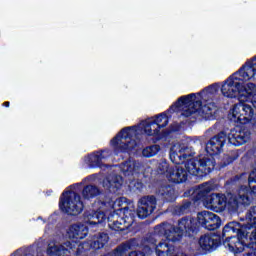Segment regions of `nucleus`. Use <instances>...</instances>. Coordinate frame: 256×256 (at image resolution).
Wrapping results in <instances>:
<instances>
[{
  "mask_svg": "<svg viewBox=\"0 0 256 256\" xmlns=\"http://www.w3.org/2000/svg\"><path fill=\"white\" fill-rule=\"evenodd\" d=\"M159 131L161 130L155 123V118H148L142 121L138 126L122 129L116 137L112 139L111 145L114 147L115 151L127 153L137 147L136 139H139V135L144 133L150 137H155V135H159Z\"/></svg>",
  "mask_w": 256,
  "mask_h": 256,
  "instance_id": "obj_5",
  "label": "nucleus"
},
{
  "mask_svg": "<svg viewBox=\"0 0 256 256\" xmlns=\"http://www.w3.org/2000/svg\"><path fill=\"white\" fill-rule=\"evenodd\" d=\"M249 249H254V254H245L244 256H256V246L255 247H248Z\"/></svg>",
  "mask_w": 256,
  "mask_h": 256,
  "instance_id": "obj_35",
  "label": "nucleus"
},
{
  "mask_svg": "<svg viewBox=\"0 0 256 256\" xmlns=\"http://www.w3.org/2000/svg\"><path fill=\"white\" fill-rule=\"evenodd\" d=\"M199 247L202 251H215L217 247H219V243H221V239L219 236L210 233L202 235L199 239Z\"/></svg>",
  "mask_w": 256,
  "mask_h": 256,
  "instance_id": "obj_20",
  "label": "nucleus"
},
{
  "mask_svg": "<svg viewBox=\"0 0 256 256\" xmlns=\"http://www.w3.org/2000/svg\"><path fill=\"white\" fill-rule=\"evenodd\" d=\"M127 251H129V244H123L114 250L112 256H123Z\"/></svg>",
  "mask_w": 256,
  "mask_h": 256,
  "instance_id": "obj_30",
  "label": "nucleus"
},
{
  "mask_svg": "<svg viewBox=\"0 0 256 256\" xmlns=\"http://www.w3.org/2000/svg\"><path fill=\"white\" fill-rule=\"evenodd\" d=\"M217 91H219V84H213L208 88L204 89L198 95L201 97V99H203L204 101H207V98L211 99L215 95V93H217Z\"/></svg>",
  "mask_w": 256,
  "mask_h": 256,
  "instance_id": "obj_26",
  "label": "nucleus"
},
{
  "mask_svg": "<svg viewBox=\"0 0 256 256\" xmlns=\"http://www.w3.org/2000/svg\"><path fill=\"white\" fill-rule=\"evenodd\" d=\"M157 209L155 196H144L138 201L137 215L140 219H146Z\"/></svg>",
  "mask_w": 256,
  "mask_h": 256,
  "instance_id": "obj_16",
  "label": "nucleus"
},
{
  "mask_svg": "<svg viewBox=\"0 0 256 256\" xmlns=\"http://www.w3.org/2000/svg\"><path fill=\"white\" fill-rule=\"evenodd\" d=\"M121 185H123V177L117 174H111L103 181L104 189L110 193H117L118 189H121Z\"/></svg>",
  "mask_w": 256,
  "mask_h": 256,
  "instance_id": "obj_21",
  "label": "nucleus"
},
{
  "mask_svg": "<svg viewBox=\"0 0 256 256\" xmlns=\"http://www.w3.org/2000/svg\"><path fill=\"white\" fill-rule=\"evenodd\" d=\"M3 105L4 107H9V102H4Z\"/></svg>",
  "mask_w": 256,
  "mask_h": 256,
  "instance_id": "obj_36",
  "label": "nucleus"
},
{
  "mask_svg": "<svg viewBox=\"0 0 256 256\" xmlns=\"http://www.w3.org/2000/svg\"><path fill=\"white\" fill-rule=\"evenodd\" d=\"M157 153H159V145L148 146L142 150L143 157L147 158L155 157Z\"/></svg>",
  "mask_w": 256,
  "mask_h": 256,
  "instance_id": "obj_29",
  "label": "nucleus"
},
{
  "mask_svg": "<svg viewBox=\"0 0 256 256\" xmlns=\"http://www.w3.org/2000/svg\"><path fill=\"white\" fill-rule=\"evenodd\" d=\"M119 168L121 173H123L125 177H128V180L130 181L129 187L131 189H141L143 187L141 182L133 181V176L137 175L139 171H141V164L138 161L130 158L122 162L119 165Z\"/></svg>",
  "mask_w": 256,
  "mask_h": 256,
  "instance_id": "obj_13",
  "label": "nucleus"
},
{
  "mask_svg": "<svg viewBox=\"0 0 256 256\" xmlns=\"http://www.w3.org/2000/svg\"><path fill=\"white\" fill-rule=\"evenodd\" d=\"M97 195H99V188H97V186L87 185L82 190V197L85 199H93V197H97Z\"/></svg>",
  "mask_w": 256,
  "mask_h": 256,
  "instance_id": "obj_27",
  "label": "nucleus"
},
{
  "mask_svg": "<svg viewBox=\"0 0 256 256\" xmlns=\"http://www.w3.org/2000/svg\"><path fill=\"white\" fill-rule=\"evenodd\" d=\"M169 169V164H167L165 161H162L158 164V173H166L167 175V170Z\"/></svg>",
  "mask_w": 256,
  "mask_h": 256,
  "instance_id": "obj_33",
  "label": "nucleus"
},
{
  "mask_svg": "<svg viewBox=\"0 0 256 256\" xmlns=\"http://www.w3.org/2000/svg\"><path fill=\"white\" fill-rule=\"evenodd\" d=\"M60 209L68 215H79L83 211V202L81 196L73 191H65L60 198Z\"/></svg>",
  "mask_w": 256,
  "mask_h": 256,
  "instance_id": "obj_11",
  "label": "nucleus"
},
{
  "mask_svg": "<svg viewBox=\"0 0 256 256\" xmlns=\"http://www.w3.org/2000/svg\"><path fill=\"white\" fill-rule=\"evenodd\" d=\"M247 101H239L232 108L230 114L228 115L231 121L237 123H251L255 119V110L253 107L246 103Z\"/></svg>",
  "mask_w": 256,
  "mask_h": 256,
  "instance_id": "obj_12",
  "label": "nucleus"
},
{
  "mask_svg": "<svg viewBox=\"0 0 256 256\" xmlns=\"http://www.w3.org/2000/svg\"><path fill=\"white\" fill-rule=\"evenodd\" d=\"M172 111H181L184 117H191V115L198 113L204 119H215L217 113V106L215 103L208 102L201 107V100L197 99V95L190 94L181 96L178 101L172 105Z\"/></svg>",
  "mask_w": 256,
  "mask_h": 256,
  "instance_id": "obj_7",
  "label": "nucleus"
},
{
  "mask_svg": "<svg viewBox=\"0 0 256 256\" xmlns=\"http://www.w3.org/2000/svg\"><path fill=\"white\" fill-rule=\"evenodd\" d=\"M127 198H118L115 201L103 202L97 200L92 210H88L84 213L85 225H99L103 223L107 216L105 211L112 209L108 216V227L114 231H125L129 229L135 222V207L133 204L127 206Z\"/></svg>",
  "mask_w": 256,
  "mask_h": 256,
  "instance_id": "obj_2",
  "label": "nucleus"
},
{
  "mask_svg": "<svg viewBox=\"0 0 256 256\" xmlns=\"http://www.w3.org/2000/svg\"><path fill=\"white\" fill-rule=\"evenodd\" d=\"M178 165H183L187 175L196 176L199 173L207 175L215 169V158L213 156H206L199 159H188L186 162L178 163Z\"/></svg>",
  "mask_w": 256,
  "mask_h": 256,
  "instance_id": "obj_10",
  "label": "nucleus"
},
{
  "mask_svg": "<svg viewBox=\"0 0 256 256\" xmlns=\"http://www.w3.org/2000/svg\"><path fill=\"white\" fill-rule=\"evenodd\" d=\"M191 207V202H185L183 205L176 207L177 215H184V213H189Z\"/></svg>",
  "mask_w": 256,
  "mask_h": 256,
  "instance_id": "obj_31",
  "label": "nucleus"
},
{
  "mask_svg": "<svg viewBox=\"0 0 256 256\" xmlns=\"http://www.w3.org/2000/svg\"><path fill=\"white\" fill-rule=\"evenodd\" d=\"M11 256H33V253H31V250L29 249H18Z\"/></svg>",
  "mask_w": 256,
  "mask_h": 256,
  "instance_id": "obj_32",
  "label": "nucleus"
},
{
  "mask_svg": "<svg viewBox=\"0 0 256 256\" xmlns=\"http://www.w3.org/2000/svg\"><path fill=\"white\" fill-rule=\"evenodd\" d=\"M213 183L206 182L198 186L197 199H203L205 195H209L213 191Z\"/></svg>",
  "mask_w": 256,
  "mask_h": 256,
  "instance_id": "obj_25",
  "label": "nucleus"
},
{
  "mask_svg": "<svg viewBox=\"0 0 256 256\" xmlns=\"http://www.w3.org/2000/svg\"><path fill=\"white\" fill-rule=\"evenodd\" d=\"M197 229V222L193 218H182L175 228L169 223H162L154 228L155 235L164 237L157 241V238L150 237L143 242V251H132L129 256H145L153 253L151 247H154L156 256H187L183 252L175 251V247L171 245L177 241H181L183 233H192Z\"/></svg>",
  "mask_w": 256,
  "mask_h": 256,
  "instance_id": "obj_1",
  "label": "nucleus"
},
{
  "mask_svg": "<svg viewBox=\"0 0 256 256\" xmlns=\"http://www.w3.org/2000/svg\"><path fill=\"white\" fill-rule=\"evenodd\" d=\"M253 190L247 186H242L236 193H213L204 200L206 209H212L216 213L230 211L235 213L240 205H251L253 201Z\"/></svg>",
  "mask_w": 256,
  "mask_h": 256,
  "instance_id": "obj_4",
  "label": "nucleus"
},
{
  "mask_svg": "<svg viewBox=\"0 0 256 256\" xmlns=\"http://www.w3.org/2000/svg\"><path fill=\"white\" fill-rule=\"evenodd\" d=\"M247 180L249 189H251L252 193L256 195V169L252 170L248 176L246 173L240 175L239 181L241 183H245Z\"/></svg>",
  "mask_w": 256,
  "mask_h": 256,
  "instance_id": "obj_22",
  "label": "nucleus"
},
{
  "mask_svg": "<svg viewBox=\"0 0 256 256\" xmlns=\"http://www.w3.org/2000/svg\"><path fill=\"white\" fill-rule=\"evenodd\" d=\"M158 195L166 201H175V190L171 186H162L159 188Z\"/></svg>",
  "mask_w": 256,
  "mask_h": 256,
  "instance_id": "obj_24",
  "label": "nucleus"
},
{
  "mask_svg": "<svg viewBox=\"0 0 256 256\" xmlns=\"http://www.w3.org/2000/svg\"><path fill=\"white\" fill-rule=\"evenodd\" d=\"M255 91V84L248 83L246 86H243L242 82L234 74L229 76L221 86V93L224 97L229 99L239 97V101H247L248 97H251Z\"/></svg>",
  "mask_w": 256,
  "mask_h": 256,
  "instance_id": "obj_9",
  "label": "nucleus"
},
{
  "mask_svg": "<svg viewBox=\"0 0 256 256\" xmlns=\"http://www.w3.org/2000/svg\"><path fill=\"white\" fill-rule=\"evenodd\" d=\"M197 219L199 225L205 227L209 231H215V229H219L221 227V218L214 214L213 212L204 210L197 214Z\"/></svg>",
  "mask_w": 256,
  "mask_h": 256,
  "instance_id": "obj_15",
  "label": "nucleus"
},
{
  "mask_svg": "<svg viewBox=\"0 0 256 256\" xmlns=\"http://www.w3.org/2000/svg\"><path fill=\"white\" fill-rule=\"evenodd\" d=\"M234 75L242 84L245 81H256V58L248 60Z\"/></svg>",
  "mask_w": 256,
  "mask_h": 256,
  "instance_id": "obj_17",
  "label": "nucleus"
},
{
  "mask_svg": "<svg viewBox=\"0 0 256 256\" xmlns=\"http://www.w3.org/2000/svg\"><path fill=\"white\" fill-rule=\"evenodd\" d=\"M256 87V85H255ZM245 101H251L253 107L256 109V90Z\"/></svg>",
  "mask_w": 256,
  "mask_h": 256,
  "instance_id": "obj_34",
  "label": "nucleus"
},
{
  "mask_svg": "<svg viewBox=\"0 0 256 256\" xmlns=\"http://www.w3.org/2000/svg\"><path fill=\"white\" fill-rule=\"evenodd\" d=\"M195 152L185 144H174L170 149L172 163H185L188 159H195Z\"/></svg>",
  "mask_w": 256,
  "mask_h": 256,
  "instance_id": "obj_14",
  "label": "nucleus"
},
{
  "mask_svg": "<svg viewBox=\"0 0 256 256\" xmlns=\"http://www.w3.org/2000/svg\"><path fill=\"white\" fill-rule=\"evenodd\" d=\"M154 123L158 126V129L161 130V128L167 127L169 117H167L166 113L159 114L158 116L154 117Z\"/></svg>",
  "mask_w": 256,
  "mask_h": 256,
  "instance_id": "obj_28",
  "label": "nucleus"
},
{
  "mask_svg": "<svg viewBox=\"0 0 256 256\" xmlns=\"http://www.w3.org/2000/svg\"><path fill=\"white\" fill-rule=\"evenodd\" d=\"M109 157H111V151L101 150L100 152H94L86 156L85 162L88 163L90 167H100V169H103V167H107L105 162Z\"/></svg>",
  "mask_w": 256,
  "mask_h": 256,
  "instance_id": "obj_18",
  "label": "nucleus"
},
{
  "mask_svg": "<svg viewBox=\"0 0 256 256\" xmlns=\"http://www.w3.org/2000/svg\"><path fill=\"white\" fill-rule=\"evenodd\" d=\"M249 139H251V130L245 126L232 129L228 135L221 132L206 144V151L209 155H219L227 141L230 145L239 147V145H245Z\"/></svg>",
  "mask_w": 256,
  "mask_h": 256,
  "instance_id": "obj_8",
  "label": "nucleus"
},
{
  "mask_svg": "<svg viewBox=\"0 0 256 256\" xmlns=\"http://www.w3.org/2000/svg\"><path fill=\"white\" fill-rule=\"evenodd\" d=\"M89 233V228L86 224L78 223L71 225L67 230V236L69 239L74 241V244L70 241L65 242L63 245L54 244L53 246L49 245L47 249L48 255L56 256H73L79 255L83 246L81 244L77 245V241L85 239Z\"/></svg>",
  "mask_w": 256,
  "mask_h": 256,
  "instance_id": "obj_6",
  "label": "nucleus"
},
{
  "mask_svg": "<svg viewBox=\"0 0 256 256\" xmlns=\"http://www.w3.org/2000/svg\"><path fill=\"white\" fill-rule=\"evenodd\" d=\"M224 247L234 255L243 253L246 247H256V206L246 213V224L229 222L222 232Z\"/></svg>",
  "mask_w": 256,
  "mask_h": 256,
  "instance_id": "obj_3",
  "label": "nucleus"
},
{
  "mask_svg": "<svg viewBox=\"0 0 256 256\" xmlns=\"http://www.w3.org/2000/svg\"><path fill=\"white\" fill-rule=\"evenodd\" d=\"M166 177L171 183H185L188 179L187 170L183 167V164L176 165L167 170Z\"/></svg>",
  "mask_w": 256,
  "mask_h": 256,
  "instance_id": "obj_19",
  "label": "nucleus"
},
{
  "mask_svg": "<svg viewBox=\"0 0 256 256\" xmlns=\"http://www.w3.org/2000/svg\"><path fill=\"white\" fill-rule=\"evenodd\" d=\"M109 241V236L105 233H99L93 238V242L90 244L92 249H102Z\"/></svg>",
  "mask_w": 256,
  "mask_h": 256,
  "instance_id": "obj_23",
  "label": "nucleus"
}]
</instances>
